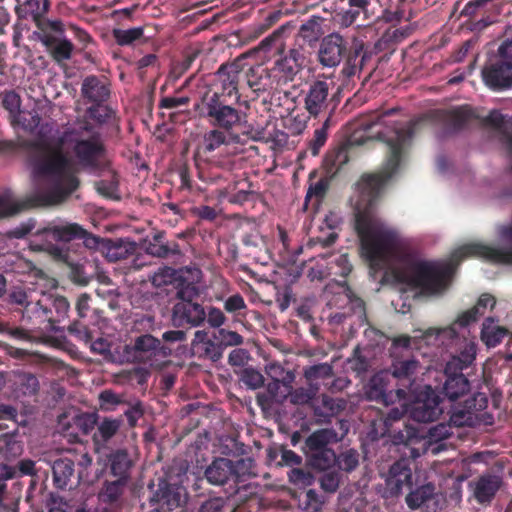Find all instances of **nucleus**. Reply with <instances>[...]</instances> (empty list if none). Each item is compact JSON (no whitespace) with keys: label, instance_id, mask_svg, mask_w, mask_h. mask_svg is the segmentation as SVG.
<instances>
[{"label":"nucleus","instance_id":"1","mask_svg":"<svg viewBox=\"0 0 512 512\" xmlns=\"http://www.w3.org/2000/svg\"><path fill=\"white\" fill-rule=\"evenodd\" d=\"M379 127L377 138L386 145L381 166L363 173L356 183L354 230L359 238L360 255L374 270L386 268L384 280L403 285L395 310L411 313L416 303V251L395 231L384 226L375 209L387 189L404 169L416 132L414 109L396 106L373 116L365 129Z\"/></svg>","mask_w":512,"mask_h":512},{"label":"nucleus","instance_id":"2","mask_svg":"<svg viewBox=\"0 0 512 512\" xmlns=\"http://www.w3.org/2000/svg\"><path fill=\"white\" fill-rule=\"evenodd\" d=\"M37 137L25 140L22 144L28 150V158L33 173L39 177H49L54 185L48 193L35 195L24 201H16L10 191L0 194V218L14 216L36 206L54 205L64 202L78 189L79 178L73 170L71 159L63 150L64 138L50 139L53 124L39 125Z\"/></svg>","mask_w":512,"mask_h":512},{"label":"nucleus","instance_id":"3","mask_svg":"<svg viewBox=\"0 0 512 512\" xmlns=\"http://www.w3.org/2000/svg\"><path fill=\"white\" fill-rule=\"evenodd\" d=\"M499 234L503 239L512 241V225L502 226ZM470 257L481 258L493 264L512 265V247L472 242L457 248L447 260L418 259V298L443 296L451 287L460 263Z\"/></svg>","mask_w":512,"mask_h":512},{"label":"nucleus","instance_id":"4","mask_svg":"<svg viewBox=\"0 0 512 512\" xmlns=\"http://www.w3.org/2000/svg\"><path fill=\"white\" fill-rule=\"evenodd\" d=\"M489 399L485 393L477 392L474 396L467 399L464 403H456L448 409V423L442 422L431 426L424 431L418 427V440H426V443L432 446L438 442L449 438L452 435L451 428L454 427H475L480 422L485 424L493 423V416L482 413L488 406Z\"/></svg>","mask_w":512,"mask_h":512},{"label":"nucleus","instance_id":"5","mask_svg":"<svg viewBox=\"0 0 512 512\" xmlns=\"http://www.w3.org/2000/svg\"><path fill=\"white\" fill-rule=\"evenodd\" d=\"M398 30L387 29L383 35L372 45H365L363 42H356L347 53V58L342 68V74L346 78L358 76L363 82L373 76L376 62L385 56L392 54L395 45L398 43L396 34Z\"/></svg>","mask_w":512,"mask_h":512},{"label":"nucleus","instance_id":"6","mask_svg":"<svg viewBox=\"0 0 512 512\" xmlns=\"http://www.w3.org/2000/svg\"><path fill=\"white\" fill-rule=\"evenodd\" d=\"M70 304L66 297L43 293L37 301H30L21 309V321L32 332H48L56 328V324L66 319Z\"/></svg>","mask_w":512,"mask_h":512},{"label":"nucleus","instance_id":"7","mask_svg":"<svg viewBox=\"0 0 512 512\" xmlns=\"http://www.w3.org/2000/svg\"><path fill=\"white\" fill-rule=\"evenodd\" d=\"M418 351L422 342L427 345H451L454 347L450 360L446 363L447 371H463L471 366L476 358L477 345L468 338L459 337L453 326L446 328H430L422 330L418 328Z\"/></svg>","mask_w":512,"mask_h":512},{"label":"nucleus","instance_id":"8","mask_svg":"<svg viewBox=\"0 0 512 512\" xmlns=\"http://www.w3.org/2000/svg\"><path fill=\"white\" fill-rule=\"evenodd\" d=\"M85 229L78 223L53 220L39 228L35 235L41 241L39 249L46 252L53 260L70 264V250L67 244L77 237H83Z\"/></svg>","mask_w":512,"mask_h":512},{"label":"nucleus","instance_id":"9","mask_svg":"<svg viewBox=\"0 0 512 512\" xmlns=\"http://www.w3.org/2000/svg\"><path fill=\"white\" fill-rule=\"evenodd\" d=\"M64 136L73 144V153L81 166L90 169L100 167L106 147L101 134L94 131L91 123L84 122L78 128L68 129Z\"/></svg>","mask_w":512,"mask_h":512},{"label":"nucleus","instance_id":"10","mask_svg":"<svg viewBox=\"0 0 512 512\" xmlns=\"http://www.w3.org/2000/svg\"><path fill=\"white\" fill-rule=\"evenodd\" d=\"M240 101L220 97L216 93H204L198 106L199 113L211 126L231 131L242 120V113L237 108Z\"/></svg>","mask_w":512,"mask_h":512},{"label":"nucleus","instance_id":"11","mask_svg":"<svg viewBox=\"0 0 512 512\" xmlns=\"http://www.w3.org/2000/svg\"><path fill=\"white\" fill-rule=\"evenodd\" d=\"M245 56L241 55L231 62L222 63L215 73L213 88L206 93H216L220 97L240 101L241 91L245 87Z\"/></svg>","mask_w":512,"mask_h":512},{"label":"nucleus","instance_id":"12","mask_svg":"<svg viewBox=\"0 0 512 512\" xmlns=\"http://www.w3.org/2000/svg\"><path fill=\"white\" fill-rule=\"evenodd\" d=\"M334 82L328 79H315L307 82V90L304 91V109L309 117H329L336 110L339 101L332 90Z\"/></svg>","mask_w":512,"mask_h":512},{"label":"nucleus","instance_id":"13","mask_svg":"<svg viewBox=\"0 0 512 512\" xmlns=\"http://www.w3.org/2000/svg\"><path fill=\"white\" fill-rule=\"evenodd\" d=\"M169 356V348L162 346L160 339L148 333L137 336L132 344L123 348V357L126 361L150 366Z\"/></svg>","mask_w":512,"mask_h":512},{"label":"nucleus","instance_id":"14","mask_svg":"<svg viewBox=\"0 0 512 512\" xmlns=\"http://www.w3.org/2000/svg\"><path fill=\"white\" fill-rule=\"evenodd\" d=\"M386 487L392 497L399 496L404 488L409 489L406 504L410 509L416 510V491L412 490V471L405 461H397L391 466Z\"/></svg>","mask_w":512,"mask_h":512},{"label":"nucleus","instance_id":"15","mask_svg":"<svg viewBox=\"0 0 512 512\" xmlns=\"http://www.w3.org/2000/svg\"><path fill=\"white\" fill-rule=\"evenodd\" d=\"M484 85L493 92L511 90L512 64L488 58L481 70Z\"/></svg>","mask_w":512,"mask_h":512},{"label":"nucleus","instance_id":"16","mask_svg":"<svg viewBox=\"0 0 512 512\" xmlns=\"http://www.w3.org/2000/svg\"><path fill=\"white\" fill-rule=\"evenodd\" d=\"M187 498L188 494L185 487L179 481L167 476L159 479L158 488L151 501L171 511L185 504Z\"/></svg>","mask_w":512,"mask_h":512},{"label":"nucleus","instance_id":"17","mask_svg":"<svg viewBox=\"0 0 512 512\" xmlns=\"http://www.w3.org/2000/svg\"><path fill=\"white\" fill-rule=\"evenodd\" d=\"M123 424L121 418L104 417L97 425L92 436L94 451L96 453H105L113 450L118 440L122 439L120 428Z\"/></svg>","mask_w":512,"mask_h":512},{"label":"nucleus","instance_id":"18","mask_svg":"<svg viewBox=\"0 0 512 512\" xmlns=\"http://www.w3.org/2000/svg\"><path fill=\"white\" fill-rule=\"evenodd\" d=\"M226 131L214 128L204 134L202 142L194 153V160L198 168V176L201 180L208 182L209 178L204 175L202 165L211 162L212 153L227 144Z\"/></svg>","mask_w":512,"mask_h":512},{"label":"nucleus","instance_id":"19","mask_svg":"<svg viewBox=\"0 0 512 512\" xmlns=\"http://www.w3.org/2000/svg\"><path fill=\"white\" fill-rule=\"evenodd\" d=\"M444 374L446 379L442 387V393L450 402L448 409L456 403H464L467 399L476 394L469 395L471 384L462 371L449 372L445 366Z\"/></svg>","mask_w":512,"mask_h":512},{"label":"nucleus","instance_id":"20","mask_svg":"<svg viewBox=\"0 0 512 512\" xmlns=\"http://www.w3.org/2000/svg\"><path fill=\"white\" fill-rule=\"evenodd\" d=\"M347 53V41L339 33L325 36L319 47L318 60L324 67H336Z\"/></svg>","mask_w":512,"mask_h":512},{"label":"nucleus","instance_id":"21","mask_svg":"<svg viewBox=\"0 0 512 512\" xmlns=\"http://www.w3.org/2000/svg\"><path fill=\"white\" fill-rule=\"evenodd\" d=\"M245 86L258 96L271 93L279 88L278 80H276L272 69H268L262 64L245 68Z\"/></svg>","mask_w":512,"mask_h":512},{"label":"nucleus","instance_id":"22","mask_svg":"<svg viewBox=\"0 0 512 512\" xmlns=\"http://www.w3.org/2000/svg\"><path fill=\"white\" fill-rule=\"evenodd\" d=\"M16 14L19 19L31 18L40 33L52 30L59 35L64 34V24L61 20H49L46 17H41L40 0H25L20 7L16 8Z\"/></svg>","mask_w":512,"mask_h":512},{"label":"nucleus","instance_id":"23","mask_svg":"<svg viewBox=\"0 0 512 512\" xmlns=\"http://www.w3.org/2000/svg\"><path fill=\"white\" fill-rule=\"evenodd\" d=\"M444 412L443 400L428 385L418 389V423L433 422Z\"/></svg>","mask_w":512,"mask_h":512},{"label":"nucleus","instance_id":"24","mask_svg":"<svg viewBox=\"0 0 512 512\" xmlns=\"http://www.w3.org/2000/svg\"><path fill=\"white\" fill-rule=\"evenodd\" d=\"M173 321L178 326L198 327L206 320L204 307L196 302L179 301L173 307Z\"/></svg>","mask_w":512,"mask_h":512},{"label":"nucleus","instance_id":"25","mask_svg":"<svg viewBox=\"0 0 512 512\" xmlns=\"http://www.w3.org/2000/svg\"><path fill=\"white\" fill-rule=\"evenodd\" d=\"M51 32L53 31L46 30L45 32L39 33L38 39L57 64L70 60L74 49L73 43L69 39L57 37Z\"/></svg>","mask_w":512,"mask_h":512},{"label":"nucleus","instance_id":"26","mask_svg":"<svg viewBox=\"0 0 512 512\" xmlns=\"http://www.w3.org/2000/svg\"><path fill=\"white\" fill-rule=\"evenodd\" d=\"M470 486L477 503L489 505L502 486V478L495 474L486 473L471 482Z\"/></svg>","mask_w":512,"mask_h":512},{"label":"nucleus","instance_id":"27","mask_svg":"<svg viewBox=\"0 0 512 512\" xmlns=\"http://www.w3.org/2000/svg\"><path fill=\"white\" fill-rule=\"evenodd\" d=\"M110 87L105 79L95 75L84 78L81 85L83 99L92 105L103 104L110 97Z\"/></svg>","mask_w":512,"mask_h":512},{"label":"nucleus","instance_id":"28","mask_svg":"<svg viewBox=\"0 0 512 512\" xmlns=\"http://www.w3.org/2000/svg\"><path fill=\"white\" fill-rule=\"evenodd\" d=\"M69 335L73 336L79 341L90 343L91 350L100 355H107L111 352V344L104 338L93 339L92 333L85 323L79 320H74L67 328Z\"/></svg>","mask_w":512,"mask_h":512},{"label":"nucleus","instance_id":"29","mask_svg":"<svg viewBox=\"0 0 512 512\" xmlns=\"http://www.w3.org/2000/svg\"><path fill=\"white\" fill-rule=\"evenodd\" d=\"M338 433L331 428H322L312 432L304 441L302 451L304 455H310L318 451L330 448V444L341 441Z\"/></svg>","mask_w":512,"mask_h":512},{"label":"nucleus","instance_id":"30","mask_svg":"<svg viewBox=\"0 0 512 512\" xmlns=\"http://www.w3.org/2000/svg\"><path fill=\"white\" fill-rule=\"evenodd\" d=\"M232 460L228 458H216L207 466L204 476L208 483L216 486H223L226 483L233 482Z\"/></svg>","mask_w":512,"mask_h":512},{"label":"nucleus","instance_id":"31","mask_svg":"<svg viewBox=\"0 0 512 512\" xmlns=\"http://www.w3.org/2000/svg\"><path fill=\"white\" fill-rule=\"evenodd\" d=\"M203 331H196L192 342V350L198 357L209 359L213 362L219 361L223 356V347L219 342L208 339Z\"/></svg>","mask_w":512,"mask_h":512},{"label":"nucleus","instance_id":"32","mask_svg":"<svg viewBox=\"0 0 512 512\" xmlns=\"http://www.w3.org/2000/svg\"><path fill=\"white\" fill-rule=\"evenodd\" d=\"M107 461L111 475L117 478H125V480L129 481L133 460L127 449L118 448L110 450V453L107 455Z\"/></svg>","mask_w":512,"mask_h":512},{"label":"nucleus","instance_id":"33","mask_svg":"<svg viewBox=\"0 0 512 512\" xmlns=\"http://www.w3.org/2000/svg\"><path fill=\"white\" fill-rule=\"evenodd\" d=\"M347 4L348 8L339 13L341 25L349 27L358 20L365 22L369 19L371 0H347Z\"/></svg>","mask_w":512,"mask_h":512},{"label":"nucleus","instance_id":"34","mask_svg":"<svg viewBox=\"0 0 512 512\" xmlns=\"http://www.w3.org/2000/svg\"><path fill=\"white\" fill-rule=\"evenodd\" d=\"M509 330L496 323V319L488 317L482 323L480 338L489 348L498 346L508 336Z\"/></svg>","mask_w":512,"mask_h":512},{"label":"nucleus","instance_id":"35","mask_svg":"<svg viewBox=\"0 0 512 512\" xmlns=\"http://www.w3.org/2000/svg\"><path fill=\"white\" fill-rule=\"evenodd\" d=\"M127 484L128 481L125 478H117L113 481L106 480L99 491V500L110 506L119 504Z\"/></svg>","mask_w":512,"mask_h":512},{"label":"nucleus","instance_id":"36","mask_svg":"<svg viewBox=\"0 0 512 512\" xmlns=\"http://www.w3.org/2000/svg\"><path fill=\"white\" fill-rule=\"evenodd\" d=\"M74 462L69 458L56 460L52 466L53 483L58 489L65 490L74 476Z\"/></svg>","mask_w":512,"mask_h":512},{"label":"nucleus","instance_id":"37","mask_svg":"<svg viewBox=\"0 0 512 512\" xmlns=\"http://www.w3.org/2000/svg\"><path fill=\"white\" fill-rule=\"evenodd\" d=\"M472 118L470 109L459 107L444 114V125L447 133H455L464 129Z\"/></svg>","mask_w":512,"mask_h":512},{"label":"nucleus","instance_id":"38","mask_svg":"<svg viewBox=\"0 0 512 512\" xmlns=\"http://www.w3.org/2000/svg\"><path fill=\"white\" fill-rule=\"evenodd\" d=\"M163 238L162 233L156 234L146 248L147 253L158 258H167L181 254L180 246L176 241L164 243L162 241Z\"/></svg>","mask_w":512,"mask_h":512},{"label":"nucleus","instance_id":"39","mask_svg":"<svg viewBox=\"0 0 512 512\" xmlns=\"http://www.w3.org/2000/svg\"><path fill=\"white\" fill-rule=\"evenodd\" d=\"M301 63H295L290 58H281L275 62L272 72L278 80V86L287 84L300 72Z\"/></svg>","mask_w":512,"mask_h":512},{"label":"nucleus","instance_id":"40","mask_svg":"<svg viewBox=\"0 0 512 512\" xmlns=\"http://www.w3.org/2000/svg\"><path fill=\"white\" fill-rule=\"evenodd\" d=\"M16 431L17 426L0 433V456L5 460L16 458L23 451L22 443L16 439Z\"/></svg>","mask_w":512,"mask_h":512},{"label":"nucleus","instance_id":"41","mask_svg":"<svg viewBox=\"0 0 512 512\" xmlns=\"http://www.w3.org/2000/svg\"><path fill=\"white\" fill-rule=\"evenodd\" d=\"M440 508V496L435 493L433 484L418 487V512H437Z\"/></svg>","mask_w":512,"mask_h":512},{"label":"nucleus","instance_id":"42","mask_svg":"<svg viewBox=\"0 0 512 512\" xmlns=\"http://www.w3.org/2000/svg\"><path fill=\"white\" fill-rule=\"evenodd\" d=\"M304 377L311 387L319 388L320 380H322L325 385H329V382L326 381L332 379L333 368L328 363L312 365L304 369Z\"/></svg>","mask_w":512,"mask_h":512},{"label":"nucleus","instance_id":"43","mask_svg":"<svg viewBox=\"0 0 512 512\" xmlns=\"http://www.w3.org/2000/svg\"><path fill=\"white\" fill-rule=\"evenodd\" d=\"M306 464L314 470L327 471L332 468L337 461V456L332 448L306 455Z\"/></svg>","mask_w":512,"mask_h":512},{"label":"nucleus","instance_id":"44","mask_svg":"<svg viewBox=\"0 0 512 512\" xmlns=\"http://www.w3.org/2000/svg\"><path fill=\"white\" fill-rule=\"evenodd\" d=\"M490 57L512 64V25H506L495 52Z\"/></svg>","mask_w":512,"mask_h":512},{"label":"nucleus","instance_id":"45","mask_svg":"<svg viewBox=\"0 0 512 512\" xmlns=\"http://www.w3.org/2000/svg\"><path fill=\"white\" fill-rule=\"evenodd\" d=\"M17 469L20 475L33 476L36 474L35 462L31 459H22L18 462L17 468L7 464L0 465V480L14 478L17 475Z\"/></svg>","mask_w":512,"mask_h":512},{"label":"nucleus","instance_id":"46","mask_svg":"<svg viewBox=\"0 0 512 512\" xmlns=\"http://www.w3.org/2000/svg\"><path fill=\"white\" fill-rule=\"evenodd\" d=\"M88 117L99 124H118L115 111L107 105L96 104L87 108Z\"/></svg>","mask_w":512,"mask_h":512},{"label":"nucleus","instance_id":"47","mask_svg":"<svg viewBox=\"0 0 512 512\" xmlns=\"http://www.w3.org/2000/svg\"><path fill=\"white\" fill-rule=\"evenodd\" d=\"M322 33L321 17L312 16L299 29V36L308 44L317 41Z\"/></svg>","mask_w":512,"mask_h":512},{"label":"nucleus","instance_id":"48","mask_svg":"<svg viewBox=\"0 0 512 512\" xmlns=\"http://www.w3.org/2000/svg\"><path fill=\"white\" fill-rule=\"evenodd\" d=\"M198 54V51L187 52L181 59L173 61L169 72V78L174 82L179 80L191 68Z\"/></svg>","mask_w":512,"mask_h":512},{"label":"nucleus","instance_id":"49","mask_svg":"<svg viewBox=\"0 0 512 512\" xmlns=\"http://www.w3.org/2000/svg\"><path fill=\"white\" fill-rule=\"evenodd\" d=\"M41 117L37 111H20L11 119L13 126L18 125L27 132H33L40 125Z\"/></svg>","mask_w":512,"mask_h":512},{"label":"nucleus","instance_id":"50","mask_svg":"<svg viewBox=\"0 0 512 512\" xmlns=\"http://www.w3.org/2000/svg\"><path fill=\"white\" fill-rule=\"evenodd\" d=\"M416 439V426L413 423L405 425L403 430H399L393 435V441L395 444H403L410 448V457L416 458V448L413 447V443Z\"/></svg>","mask_w":512,"mask_h":512},{"label":"nucleus","instance_id":"51","mask_svg":"<svg viewBox=\"0 0 512 512\" xmlns=\"http://www.w3.org/2000/svg\"><path fill=\"white\" fill-rule=\"evenodd\" d=\"M233 466V482L238 485L246 481L250 476L255 475L253 472L254 461L251 458H241L232 461Z\"/></svg>","mask_w":512,"mask_h":512},{"label":"nucleus","instance_id":"52","mask_svg":"<svg viewBox=\"0 0 512 512\" xmlns=\"http://www.w3.org/2000/svg\"><path fill=\"white\" fill-rule=\"evenodd\" d=\"M242 183L246 184L247 187L240 188L239 190L230 193V195L228 196L229 203L243 205L244 203L250 201L256 195V192L251 189L253 184L247 180L237 181L233 184V188L231 187V185H229V188L232 191H234L237 189V186Z\"/></svg>","mask_w":512,"mask_h":512},{"label":"nucleus","instance_id":"53","mask_svg":"<svg viewBox=\"0 0 512 512\" xmlns=\"http://www.w3.org/2000/svg\"><path fill=\"white\" fill-rule=\"evenodd\" d=\"M112 34L118 45L128 46L143 36L144 29L143 27H134L130 29L117 28L113 30Z\"/></svg>","mask_w":512,"mask_h":512},{"label":"nucleus","instance_id":"54","mask_svg":"<svg viewBox=\"0 0 512 512\" xmlns=\"http://www.w3.org/2000/svg\"><path fill=\"white\" fill-rule=\"evenodd\" d=\"M179 283L177 286V292L176 296L180 301H191L199 297L200 290L196 283L194 282H188L185 279L182 278V276L179 277Z\"/></svg>","mask_w":512,"mask_h":512},{"label":"nucleus","instance_id":"55","mask_svg":"<svg viewBox=\"0 0 512 512\" xmlns=\"http://www.w3.org/2000/svg\"><path fill=\"white\" fill-rule=\"evenodd\" d=\"M349 161L348 150L346 147H339L331 153L327 154L325 162L330 169L335 172L340 171Z\"/></svg>","mask_w":512,"mask_h":512},{"label":"nucleus","instance_id":"56","mask_svg":"<svg viewBox=\"0 0 512 512\" xmlns=\"http://www.w3.org/2000/svg\"><path fill=\"white\" fill-rule=\"evenodd\" d=\"M227 507L228 497L213 495L200 504L198 512H226Z\"/></svg>","mask_w":512,"mask_h":512},{"label":"nucleus","instance_id":"57","mask_svg":"<svg viewBox=\"0 0 512 512\" xmlns=\"http://www.w3.org/2000/svg\"><path fill=\"white\" fill-rule=\"evenodd\" d=\"M317 392L318 387L309 386V388L300 387L295 390L290 389V393H288V395L290 396V402L292 404L303 405L314 400Z\"/></svg>","mask_w":512,"mask_h":512},{"label":"nucleus","instance_id":"58","mask_svg":"<svg viewBox=\"0 0 512 512\" xmlns=\"http://www.w3.org/2000/svg\"><path fill=\"white\" fill-rule=\"evenodd\" d=\"M329 117H326L321 128L314 132V136L309 143V150L313 156L318 155L320 149L324 146L327 140V129L329 128Z\"/></svg>","mask_w":512,"mask_h":512},{"label":"nucleus","instance_id":"59","mask_svg":"<svg viewBox=\"0 0 512 512\" xmlns=\"http://www.w3.org/2000/svg\"><path fill=\"white\" fill-rule=\"evenodd\" d=\"M38 378L32 373L19 375V389L25 396H35L39 391Z\"/></svg>","mask_w":512,"mask_h":512},{"label":"nucleus","instance_id":"60","mask_svg":"<svg viewBox=\"0 0 512 512\" xmlns=\"http://www.w3.org/2000/svg\"><path fill=\"white\" fill-rule=\"evenodd\" d=\"M336 464L341 470L349 473L359 465V454L353 449L347 450L337 457Z\"/></svg>","mask_w":512,"mask_h":512},{"label":"nucleus","instance_id":"61","mask_svg":"<svg viewBox=\"0 0 512 512\" xmlns=\"http://www.w3.org/2000/svg\"><path fill=\"white\" fill-rule=\"evenodd\" d=\"M2 106L7 110L11 119L20 112L21 98L14 90H7L2 93Z\"/></svg>","mask_w":512,"mask_h":512},{"label":"nucleus","instance_id":"62","mask_svg":"<svg viewBox=\"0 0 512 512\" xmlns=\"http://www.w3.org/2000/svg\"><path fill=\"white\" fill-rule=\"evenodd\" d=\"M290 389H292V386L289 382L273 379L268 383L266 390L274 397L276 402H282L287 398L288 393H290Z\"/></svg>","mask_w":512,"mask_h":512},{"label":"nucleus","instance_id":"63","mask_svg":"<svg viewBox=\"0 0 512 512\" xmlns=\"http://www.w3.org/2000/svg\"><path fill=\"white\" fill-rule=\"evenodd\" d=\"M315 400L318 401L326 409L325 414L332 415V417L344 410L346 406V402L343 399H334L326 394H322L318 399Z\"/></svg>","mask_w":512,"mask_h":512},{"label":"nucleus","instance_id":"64","mask_svg":"<svg viewBox=\"0 0 512 512\" xmlns=\"http://www.w3.org/2000/svg\"><path fill=\"white\" fill-rule=\"evenodd\" d=\"M187 340V334L183 330H168L162 334V346L169 348L170 355L176 348L175 345H180Z\"/></svg>","mask_w":512,"mask_h":512}]
</instances>
